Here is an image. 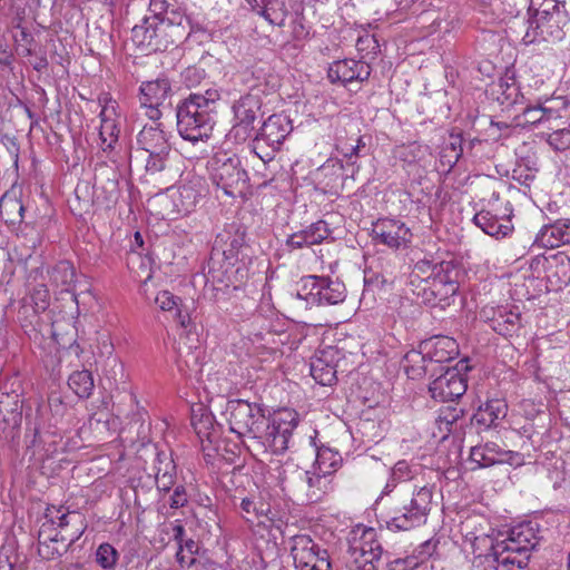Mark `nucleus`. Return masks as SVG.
Returning a JSON list of instances; mask_svg holds the SVG:
<instances>
[{"mask_svg":"<svg viewBox=\"0 0 570 570\" xmlns=\"http://www.w3.org/2000/svg\"><path fill=\"white\" fill-rule=\"evenodd\" d=\"M139 150L147 154L146 171L154 175L166 169L171 146L161 124L144 126L137 135Z\"/></svg>","mask_w":570,"mask_h":570,"instance_id":"obj_11","label":"nucleus"},{"mask_svg":"<svg viewBox=\"0 0 570 570\" xmlns=\"http://www.w3.org/2000/svg\"><path fill=\"white\" fill-rule=\"evenodd\" d=\"M239 508L243 519L250 524H254L255 522L262 523V518L273 520V518L268 517V513L271 512L269 505L263 501H254L249 498H244Z\"/></svg>","mask_w":570,"mask_h":570,"instance_id":"obj_37","label":"nucleus"},{"mask_svg":"<svg viewBox=\"0 0 570 570\" xmlns=\"http://www.w3.org/2000/svg\"><path fill=\"white\" fill-rule=\"evenodd\" d=\"M210 179L228 197L244 199L250 194L248 173L237 155L216 153L210 160Z\"/></svg>","mask_w":570,"mask_h":570,"instance_id":"obj_4","label":"nucleus"},{"mask_svg":"<svg viewBox=\"0 0 570 570\" xmlns=\"http://www.w3.org/2000/svg\"><path fill=\"white\" fill-rule=\"evenodd\" d=\"M174 318L177 321L179 326L186 332L189 333V327L191 326V318L188 313V309L181 304L174 313Z\"/></svg>","mask_w":570,"mask_h":570,"instance_id":"obj_63","label":"nucleus"},{"mask_svg":"<svg viewBox=\"0 0 570 570\" xmlns=\"http://www.w3.org/2000/svg\"><path fill=\"white\" fill-rule=\"evenodd\" d=\"M316 543L309 535L299 534L293 538L292 556L295 567L298 570H307L311 566L317 551Z\"/></svg>","mask_w":570,"mask_h":570,"instance_id":"obj_29","label":"nucleus"},{"mask_svg":"<svg viewBox=\"0 0 570 570\" xmlns=\"http://www.w3.org/2000/svg\"><path fill=\"white\" fill-rule=\"evenodd\" d=\"M309 286L307 302L320 305H336L345 301L346 287L338 279L323 276H309L305 286Z\"/></svg>","mask_w":570,"mask_h":570,"instance_id":"obj_17","label":"nucleus"},{"mask_svg":"<svg viewBox=\"0 0 570 570\" xmlns=\"http://www.w3.org/2000/svg\"><path fill=\"white\" fill-rule=\"evenodd\" d=\"M70 548L66 535L56 534L49 538V541H39L38 552L43 559H55L61 557Z\"/></svg>","mask_w":570,"mask_h":570,"instance_id":"obj_42","label":"nucleus"},{"mask_svg":"<svg viewBox=\"0 0 570 570\" xmlns=\"http://www.w3.org/2000/svg\"><path fill=\"white\" fill-rule=\"evenodd\" d=\"M49 291L45 284H39L33 287L31 299L36 308L45 311L49 306Z\"/></svg>","mask_w":570,"mask_h":570,"instance_id":"obj_57","label":"nucleus"},{"mask_svg":"<svg viewBox=\"0 0 570 570\" xmlns=\"http://www.w3.org/2000/svg\"><path fill=\"white\" fill-rule=\"evenodd\" d=\"M312 564V568H308L307 570H333L328 551L326 549H322L320 544L317 546V551Z\"/></svg>","mask_w":570,"mask_h":570,"instance_id":"obj_59","label":"nucleus"},{"mask_svg":"<svg viewBox=\"0 0 570 570\" xmlns=\"http://www.w3.org/2000/svg\"><path fill=\"white\" fill-rule=\"evenodd\" d=\"M425 351L429 364L436 371H443V363L451 362L459 354V345L456 341L449 336H435L421 345Z\"/></svg>","mask_w":570,"mask_h":570,"instance_id":"obj_23","label":"nucleus"},{"mask_svg":"<svg viewBox=\"0 0 570 570\" xmlns=\"http://www.w3.org/2000/svg\"><path fill=\"white\" fill-rule=\"evenodd\" d=\"M171 532L174 540L178 544V550L176 553V559L180 566L186 564L187 567H196L202 566L205 568V564L202 563L200 560L195 558L194 556L198 553L199 546L193 539H185V528L180 523H170L167 527V533Z\"/></svg>","mask_w":570,"mask_h":570,"instance_id":"obj_25","label":"nucleus"},{"mask_svg":"<svg viewBox=\"0 0 570 570\" xmlns=\"http://www.w3.org/2000/svg\"><path fill=\"white\" fill-rule=\"evenodd\" d=\"M155 303L160 309L174 313L183 304V301L169 291H161L157 294Z\"/></svg>","mask_w":570,"mask_h":570,"instance_id":"obj_54","label":"nucleus"},{"mask_svg":"<svg viewBox=\"0 0 570 570\" xmlns=\"http://www.w3.org/2000/svg\"><path fill=\"white\" fill-rule=\"evenodd\" d=\"M372 239L375 244L386 245L390 248L397 249L406 246L412 238V233L404 223L396 219H379L373 224Z\"/></svg>","mask_w":570,"mask_h":570,"instance_id":"obj_19","label":"nucleus"},{"mask_svg":"<svg viewBox=\"0 0 570 570\" xmlns=\"http://www.w3.org/2000/svg\"><path fill=\"white\" fill-rule=\"evenodd\" d=\"M206 71L203 68L190 66L187 67L183 72L181 77L187 87H195L200 83V81L205 78Z\"/></svg>","mask_w":570,"mask_h":570,"instance_id":"obj_56","label":"nucleus"},{"mask_svg":"<svg viewBox=\"0 0 570 570\" xmlns=\"http://www.w3.org/2000/svg\"><path fill=\"white\" fill-rule=\"evenodd\" d=\"M206 283H212L214 288L233 287L237 289L248 278L246 263L242 259H228L222 257H209Z\"/></svg>","mask_w":570,"mask_h":570,"instance_id":"obj_12","label":"nucleus"},{"mask_svg":"<svg viewBox=\"0 0 570 570\" xmlns=\"http://www.w3.org/2000/svg\"><path fill=\"white\" fill-rule=\"evenodd\" d=\"M247 248L246 230L237 224L225 225L224 229L217 234L210 257H222L228 259H239L238 256Z\"/></svg>","mask_w":570,"mask_h":570,"instance_id":"obj_16","label":"nucleus"},{"mask_svg":"<svg viewBox=\"0 0 570 570\" xmlns=\"http://www.w3.org/2000/svg\"><path fill=\"white\" fill-rule=\"evenodd\" d=\"M433 488L415 487L411 497L400 499L386 522L391 530L407 531L424 524L432 510Z\"/></svg>","mask_w":570,"mask_h":570,"instance_id":"obj_5","label":"nucleus"},{"mask_svg":"<svg viewBox=\"0 0 570 570\" xmlns=\"http://www.w3.org/2000/svg\"><path fill=\"white\" fill-rule=\"evenodd\" d=\"M470 459L479 468H489L503 463L518 466L523 463V456L519 452L504 450L494 442L472 446Z\"/></svg>","mask_w":570,"mask_h":570,"instance_id":"obj_18","label":"nucleus"},{"mask_svg":"<svg viewBox=\"0 0 570 570\" xmlns=\"http://www.w3.org/2000/svg\"><path fill=\"white\" fill-rule=\"evenodd\" d=\"M537 544V530L531 522H527L511 528L504 539L497 540L492 544V550L499 556H504L503 559H500L503 564L517 566L522 569L528 566L530 551Z\"/></svg>","mask_w":570,"mask_h":570,"instance_id":"obj_6","label":"nucleus"},{"mask_svg":"<svg viewBox=\"0 0 570 570\" xmlns=\"http://www.w3.org/2000/svg\"><path fill=\"white\" fill-rule=\"evenodd\" d=\"M473 222L485 234L497 239L505 237L512 230V225L509 220L501 222L495 215L488 210L476 213L473 217Z\"/></svg>","mask_w":570,"mask_h":570,"instance_id":"obj_32","label":"nucleus"},{"mask_svg":"<svg viewBox=\"0 0 570 570\" xmlns=\"http://www.w3.org/2000/svg\"><path fill=\"white\" fill-rule=\"evenodd\" d=\"M508 414V404L503 399H488L480 404L476 412L470 417V428L479 433L495 428L498 422Z\"/></svg>","mask_w":570,"mask_h":570,"instance_id":"obj_21","label":"nucleus"},{"mask_svg":"<svg viewBox=\"0 0 570 570\" xmlns=\"http://www.w3.org/2000/svg\"><path fill=\"white\" fill-rule=\"evenodd\" d=\"M504 556H499L492 550V553L485 556H479L475 558L473 563V570H504L510 564H503L500 559H503Z\"/></svg>","mask_w":570,"mask_h":570,"instance_id":"obj_50","label":"nucleus"},{"mask_svg":"<svg viewBox=\"0 0 570 570\" xmlns=\"http://www.w3.org/2000/svg\"><path fill=\"white\" fill-rule=\"evenodd\" d=\"M292 130V120L286 115L274 114L263 122L257 131L250 145L252 150L264 163L271 161Z\"/></svg>","mask_w":570,"mask_h":570,"instance_id":"obj_10","label":"nucleus"},{"mask_svg":"<svg viewBox=\"0 0 570 570\" xmlns=\"http://www.w3.org/2000/svg\"><path fill=\"white\" fill-rule=\"evenodd\" d=\"M75 268L67 261L57 263L50 272L51 282L57 286H62L66 291H68L69 286L75 282Z\"/></svg>","mask_w":570,"mask_h":570,"instance_id":"obj_44","label":"nucleus"},{"mask_svg":"<svg viewBox=\"0 0 570 570\" xmlns=\"http://www.w3.org/2000/svg\"><path fill=\"white\" fill-rule=\"evenodd\" d=\"M570 22L566 3L558 0H530L527 13L510 21L513 36L524 45L540 41H559Z\"/></svg>","mask_w":570,"mask_h":570,"instance_id":"obj_2","label":"nucleus"},{"mask_svg":"<svg viewBox=\"0 0 570 570\" xmlns=\"http://www.w3.org/2000/svg\"><path fill=\"white\" fill-rule=\"evenodd\" d=\"M468 364L459 361L454 367H445L429 385L432 399L440 402H449L460 399L468 389L466 376L462 371L468 370Z\"/></svg>","mask_w":570,"mask_h":570,"instance_id":"obj_13","label":"nucleus"},{"mask_svg":"<svg viewBox=\"0 0 570 570\" xmlns=\"http://www.w3.org/2000/svg\"><path fill=\"white\" fill-rule=\"evenodd\" d=\"M438 548V541L430 539L421 543L416 548L417 556L415 557L416 560L420 559L421 561H424L433 556V553L436 551Z\"/></svg>","mask_w":570,"mask_h":570,"instance_id":"obj_61","label":"nucleus"},{"mask_svg":"<svg viewBox=\"0 0 570 570\" xmlns=\"http://www.w3.org/2000/svg\"><path fill=\"white\" fill-rule=\"evenodd\" d=\"M296 425L297 422L294 416L291 420L275 417L272 424L267 421L262 439L273 454H283L288 449V443Z\"/></svg>","mask_w":570,"mask_h":570,"instance_id":"obj_22","label":"nucleus"},{"mask_svg":"<svg viewBox=\"0 0 570 570\" xmlns=\"http://www.w3.org/2000/svg\"><path fill=\"white\" fill-rule=\"evenodd\" d=\"M518 126H528L546 122V117L540 101L533 106H527L521 114L514 117Z\"/></svg>","mask_w":570,"mask_h":570,"instance_id":"obj_46","label":"nucleus"},{"mask_svg":"<svg viewBox=\"0 0 570 570\" xmlns=\"http://www.w3.org/2000/svg\"><path fill=\"white\" fill-rule=\"evenodd\" d=\"M464 414L465 410L458 404L443 406L439 411L436 423L441 431L443 430L442 425H444V430L448 433H454L458 429L459 421L464 417Z\"/></svg>","mask_w":570,"mask_h":570,"instance_id":"obj_41","label":"nucleus"},{"mask_svg":"<svg viewBox=\"0 0 570 570\" xmlns=\"http://www.w3.org/2000/svg\"><path fill=\"white\" fill-rule=\"evenodd\" d=\"M118 559L117 550L109 543H102L96 552L97 563L104 569H112Z\"/></svg>","mask_w":570,"mask_h":570,"instance_id":"obj_51","label":"nucleus"},{"mask_svg":"<svg viewBox=\"0 0 570 570\" xmlns=\"http://www.w3.org/2000/svg\"><path fill=\"white\" fill-rule=\"evenodd\" d=\"M308 30L304 24V17L301 14H296L292 20V35L296 40H303L308 37Z\"/></svg>","mask_w":570,"mask_h":570,"instance_id":"obj_62","label":"nucleus"},{"mask_svg":"<svg viewBox=\"0 0 570 570\" xmlns=\"http://www.w3.org/2000/svg\"><path fill=\"white\" fill-rule=\"evenodd\" d=\"M401 366L411 380L421 379L428 372L433 374L436 372V368L429 364L428 355L423 348L421 351H409L402 358Z\"/></svg>","mask_w":570,"mask_h":570,"instance_id":"obj_30","label":"nucleus"},{"mask_svg":"<svg viewBox=\"0 0 570 570\" xmlns=\"http://www.w3.org/2000/svg\"><path fill=\"white\" fill-rule=\"evenodd\" d=\"M371 68L363 61L354 59H343L334 61L327 70V78L332 83L340 82L343 86L353 81L363 82L368 79Z\"/></svg>","mask_w":570,"mask_h":570,"instance_id":"obj_20","label":"nucleus"},{"mask_svg":"<svg viewBox=\"0 0 570 570\" xmlns=\"http://www.w3.org/2000/svg\"><path fill=\"white\" fill-rule=\"evenodd\" d=\"M173 95L171 83L167 78L144 81L139 88V101L145 115L153 121L160 119L161 107Z\"/></svg>","mask_w":570,"mask_h":570,"instance_id":"obj_15","label":"nucleus"},{"mask_svg":"<svg viewBox=\"0 0 570 570\" xmlns=\"http://www.w3.org/2000/svg\"><path fill=\"white\" fill-rule=\"evenodd\" d=\"M156 475L160 473H176V465L170 455L165 452H157L155 462Z\"/></svg>","mask_w":570,"mask_h":570,"instance_id":"obj_58","label":"nucleus"},{"mask_svg":"<svg viewBox=\"0 0 570 570\" xmlns=\"http://www.w3.org/2000/svg\"><path fill=\"white\" fill-rule=\"evenodd\" d=\"M198 181H189L179 187V202L183 210L191 212L203 197Z\"/></svg>","mask_w":570,"mask_h":570,"instance_id":"obj_43","label":"nucleus"},{"mask_svg":"<svg viewBox=\"0 0 570 570\" xmlns=\"http://www.w3.org/2000/svg\"><path fill=\"white\" fill-rule=\"evenodd\" d=\"M520 321L519 312L499 309L494 312L490 325L494 332L507 337L512 336L520 330Z\"/></svg>","mask_w":570,"mask_h":570,"instance_id":"obj_34","label":"nucleus"},{"mask_svg":"<svg viewBox=\"0 0 570 570\" xmlns=\"http://www.w3.org/2000/svg\"><path fill=\"white\" fill-rule=\"evenodd\" d=\"M263 97L258 91H250L240 96L232 105L233 126L227 138L236 144H243L250 138L255 131V122L264 112Z\"/></svg>","mask_w":570,"mask_h":570,"instance_id":"obj_9","label":"nucleus"},{"mask_svg":"<svg viewBox=\"0 0 570 570\" xmlns=\"http://www.w3.org/2000/svg\"><path fill=\"white\" fill-rule=\"evenodd\" d=\"M352 568L355 570H376V563L382 556V547L375 541L354 539L347 550Z\"/></svg>","mask_w":570,"mask_h":570,"instance_id":"obj_24","label":"nucleus"},{"mask_svg":"<svg viewBox=\"0 0 570 570\" xmlns=\"http://www.w3.org/2000/svg\"><path fill=\"white\" fill-rule=\"evenodd\" d=\"M127 266L135 281L146 284L153 277L151 261L139 253L131 252L127 257Z\"/></svg>","mask_w":570,"mask_h":570,"instance_id":"obj_38","label":"nucleus"},{"mask_svg":"<svg viewBox=\"0 0 570 570\" xmlns=\"http://www.w3.org/2000/svg\"><path fill=\"white\" fill-rule=\"evenodd\" d=\"M24 207L14 191H7L0 199V217L8 226L22 223Z\"/></svg>","mask_w":570,"mask_h":570,"instance_id":"obj_33","label":"nucleus"},{"mask_svg":"<svg viewBox=\"0 0 570 570\" xmlns=\"http://www.w3.org/2000/svg\"><path fill=\"white\" fill-rule=\"evenodd\" d=\"M191 425L202 443L207 441L213 444L217 441L218 430L215 425V417L206 409L200 406L198 412L193 411Z\"/></svg>","mask_w":570,"mask_h":570,"instance_id":"obj_31","label":"nucleus"},{"mask_svg":"<svg viewBox=\"0 0 570 570\" xmlns=\"http://www.w3.org/2000/svg\"><path fill=\"white\" fill-rule=\"evenodd\" d=\"M341 463L342 456L337 451H333L328 448H321L317 450L313 469L325 475H328V478H332V474L337 471V469L341 466Z\"/></svg>","mask_w":570,"mask_h":570,"instance_id":"obj_36","label":"nucleus"},{"mask_svg":"<svg viewBox=\"0 0 570 570\" xmlns=\"http://www.w3.org/2000/svg\"><path fill=\"white\" fill-rule=\"evenodd\" d=\"M517 431L533 444L538 443L539 439L548 431V417L544 413H540L533 419H527Z\"/></svg>","mask_w":570,"mask_h":570,"instance_id":"obj_39","label":"nucleus"},{"mask_svg":"<svg viewBox=\"0 0 570 570\" xmlns=\"http://www.w3.org/2000/svg\"><path fill=\"white\" fill-rule=\"evenodd\" d=\"M413 478L411 465L406 461H399L391 470V481L384 488L383 493L387 494L395 487L396 482L407 481Z\"/></svg>","mask_w":570,"mask_h":570,"instance_id":"obj_47","label":"nucleus"},{"mask_svg":"<svg viewBox=\"0 0 570 570\" xmlns=\"http://www.w3.org/2000/svg\"><path fill=\"white\" fill-rule=\"evenodd\" d=\"M547 141L554 150L570 149V127L554 130L549 135Z\"/></svg>","mask_w":570,"mask_h":570,"instance_id":"obj_53","label":"nucleus"},{"mask_svg":"<svg viewBox=\"0 0 570 570\" xmlns=\"http://www.w3.org/2000/svg\"><path fill=\"white\" fill-rule=\"evenodd\" d=\"M191 32L190 18L183 10H174L166 20L144 17L140 24L131 29V40L146 55L165 51L173 45L186 40Z\"/></svg>","mask_w":570,"mask_h":570,"instance_id":"obj_3","label":"nucleus"},{"mask_svg":"<svg viewBox=\"0 0 570 570\" xmlns=\"http://www.w3.org/2000/svg\"><path fill=\"white\" fill-rule=\"evenodd\" d=\"M546 120H556L563 118L568 109V100L566 97H550L540 101Z\"/></svg>","mask_w":570,"mask_h":570,"instance_id":"obj_45","label":"nucleus"},{"mask_svg":"<svg viewBox=\"0 0 570 570\" xmlns=\"http://www.w3.org/2000/svg\"><path fill=\"white\" fill-rule=\"evenodd\" d=\"M188 97L191 98L195 102H199L203 108L214 115L215 104L219 99L220 95L216 89H208L205 94L195 92L190 94Z\"/></svg>","mask_w":570,"mask_h":570,"instance_id":"obj_55","label":"nucleus"},{"mask_svg":"<svg viewBox=\"0 0 570 570\" xmlns=\"http://www.w3.org/2000/svg\"><path fill=\"white\" fill-rule=\"evenodd\" d=\"M331 229L325 220H317L311 224L305 229L293 233L287 238V245L293 248H303L321 244L323 240L328 238Z\"/></svg>","mask_w":570,"mask_h":570,"instance_id":"obj_26","label":"nucleus"},{"mask_svg":"<svg viewBox=\"0 0 570 570\" xmlns=\"http://www.w3.org/2000/svg\"><path fill=\"white\" fill-rule=\"evenodd\" d=\"M333 350L320 351L311 360V375L321 385H332L336 381V368L333 364Z\"/></svg>","mask_w":570,"mask_h":570,"instance_id":"obj_27","label":"nucleus"},{"mask_svg":"<svg viewBox=\"0 0 570 570\" xmlns=\"http://www.w3.org/2000/svg\"><path fill=\"white\" fill-rule=\"evenodd\" d=\"M462 276L463 269L452 259L423 258L414 264L409 287L423 304L436 306L458 293Z\"/></svg>","mask_w":570,"mask_h":570,"instance_id":"obj_1","label":"nucleus"},{"mask_svg":"<svg viewBox=\"0 0 570 570\" xmlns=\"http://www.w3.org/2000/svg\"><path fill=\"white\" fill-rule=\"evenodd\" d=\"M174 10H181L176 6V0H149L148 17H155L157 20H166Z\"/></svg>","mask_w":570,"mask_h":570,"instance_id":"obj_49","label":"nucleus"},{"mask_svg":"<svg viewBox=\"0 0 570 570\" xmlns=\"http://www.w3.org/2000/svg\"><path fill=\"white\" fill-rule=\"evenodd\" d=\"M269 23L274 26H283L287 16L285 3L279 1V4H265L262 10L257 11Z\"/></svg>","mask_w":570,"mask_h":570,"instance_id":"obj_48","label":"nucleus"},{"mask_svg":"<svg viewBox=\"0 0 570 570\" xmlns=\"http://www.w3.org/2000/svg\"><path fill=\"white\" fill-rule=\"evenodd\" d=\"M174 318L177 321L179 326L186 332L189 333V327L191 326V318L188 313V309L181 304L174 313Z\"/></svg>","mask_w":570,"mask_h":570,"instance_id":"obj_64","label":"nucleus"},{"mask_svg":"<svg viewBox=\"0 0 570 570\" xmlns=\"http://www.w3.org/2000/svg\"><path fill=\"white\" fill-rule=\"evenodd\" d=\"M288 487L294 494L303 495L306 503L321 501L333 489L332 478L315 469L312 471L295 470Z\"/></svg>","mask_w":570,"mask_h":570,"instance_id":"obj_14","label":"nucleus"},{"mask_svg":"<svg viewBox=\"0 0 570 570\" xmlns=\"http://www.w3.org/2000/svg\"><path fill=\"white\" fill-rule=\"evenodd\" d=\"M226 412L230 432L238 436L263 438L268 417L261 404L239 399L230 400L227 403Z\"/></svg>","mask_w":570,"mask_h":570,"instance_id":"obj_8","label":"nucleus"},{"mask_svg":"<svg viewBox=\"0 0 570 570\" xmlns=\"http://www.w3.org/2000/svg\"><path fill=\"white\" fill-rule=\"evenodd\" d=\"M177 130L180 137L193 142L212 136L214 115L187 97L176 107Z\"/></svg>","mask_w":570,"mask_h":570,"instance_id":"obj_7","label":"nucleus"},{"mask_svg":"<svg viewBox=\"0 0 570 570\" xmlns=\"http://www.w3.org/2000/svg\"><path fill=\"white\" fill-rule=\"evenodd\" d=\"M419 566V560L414 557H406L404 559H395L387 563L389 570H413Z\"/></svg>","mask_w":570,"mask_h":570,"instance_id":"obj_60","label":"nucleus"},{"mask_svg":"<svg viewBox=\"0 0 570 570\" xmlns=\"http://www.w3.org/2000/svg\"><path fill=\"white\" fill-rule=\"evenodd\" d=\"M69 387L82 399H88L95 387L94 377L90 371H75L68 380Z\"/></svg>","mask_w":570,"mask_h":570,"instance_id":"obj_40","label":"nucleus"},{"mask_svg":"<svg viewBox=\"0 0 570 570\" xmlns=\"http://www.w3.org/2000/svg\"><path fill=\"white\" fill-rule=\"evenodd\" d=\"M537 240L547 248H557L561 245L570 244V219H558L550 225H544Z\"/></svg>","mask_w":570,"mask_h":570,"instance_id":"obj_28","label":"nucleus"},{"mask_svg":"<svg viewBox=\"0 0 570 570\" xmlns=\"http://www.w3.org/2000/svg\"><path fill=\"white\" fill-rule=\"evenodd\" d=\"M462 144L463 137L461 134H451L450 144L444 148L442 156L444 158H449L448 163L450 164L451 167L459 161L463 154Z\"/></svg>","mask_w":570,"mask_h":570,"instance_id":"obj_52","label":"nucleus"},{"mask_svg":"<svg viewBox=\"0 0 570 570\" xmlns=\"http://www.w3.org/2000/svg\"><path fill=\"white\" fill-rule=\"evenodd\" d=\"M99 116L101 119L99 130L101 149L105 153L112 151L118 142L120 129L114 119L106 117V108L101 110Z\"/></svg>","mask_w":570,"mask_h":570,"instance_id":"obj_35","label":"nucleus"}]
</instances>
